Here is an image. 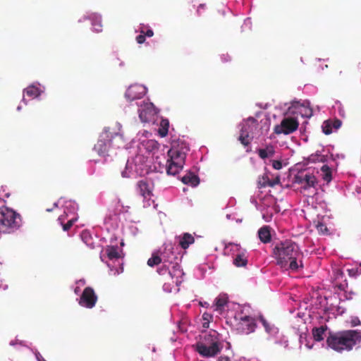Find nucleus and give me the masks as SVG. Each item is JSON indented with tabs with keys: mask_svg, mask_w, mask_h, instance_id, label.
<instances>
[{
	"mask_svg": "<svg viewBox=\"0 0 361 361\" xmlns=\"http://www.w3.org/2000/svg\"><path fill=\"white\" fill-rule=\"evenodd\" d=\"M327 330V326H321L320 327H314L312 329V336L316 341H322L324 339L323 335Z\"/></svg>",
	"mask_w": 361,
	"mask_h": 361,
	"instance_id": "22",
	"label": "nucleus"
},
{
	"mask_svg": "<svg viewBox=\"0 0 361 361\" xmlns=\"http://www.w3.org/2000/svg\"><path fill=\"white\" fill-rule=\"evenodd\" d=\"M125 141L123 135L119 132L111 130L108 127L104 129L99 136V139L94 145V150L100 156L108 154L109 149L121 148L124 146Z\"/></svg>",
	"mask_w": 361,
	"mask_h": 361,
	"instance_id": "3",
	"label": "nucleus"
},
{
	"mask_svg": "<svg viewBox=\"0 0 361 361\" xmlns=\"http://www.w3.org/2000/svg\"><path fill=\"white\" fill-rule=\"evenodd\" d=\"M23 224L20 214L7 207L0 208V231L4 233H14Z\"/></svg>",
	"mask_w": 361,
	"mask_h": 361,
	"instance_id": "4",
	"label": "nucleus"
},
{
	"mask_svg": "<svg viewBox=\"0 0 361 361\" xmlns=\"http://www.w3.org/2000/svg\"><path fill=\"white\" fill-rule=\"evenodd\" d=\"M272 183H275V185L276 184H278L279 183V178H276V180H271Z\"/></svg>",
	"mask_w": 361,
	"mask_h": 361,
	"instance_id": "48",
	"label": "nucleus"
},
{
	"mask_svg": "<svg viewBox=\"0 0 361 361\" xmlns=\"http://www.w3.org/2000/svg\"><path fill=\"white\" fill-rule=\"evenodd\" d=\"M209 322H207L206 321H204V322L203 323L202 326L204 328H208L209 327Z\"/></svg>",
	"mask_w": 361,
	"mask_h": 361,
	"instance_id": "47",
	"label": "nucleus"
},
{
	"mask_svg": "<svg viewBox=\"0 0 361 361\" xmlns=\"http://www.w3.org/2000/svg\"><path fill=\"white\" fill-rule=\"evenodd\" d=\"M159 145L158 142L154 140H149L146 142V148L149 151L157 150Z\"/></svg>",
	"mask_w": 361,
	"mask_h": 361,
	"instance_id": "33",
	"label": "nucleus"
},
{
	"mask_svg": "<svg viewBox=\"0 0 361 361\" xmlns=\"http://www.w3.org/2000/svg\"><path fill=\"white\" fill-rule=\"evenodd\" d=\"M183 164H178L176 161L168 160L166 172L169 175H176L183 169Z\"/></svg>",
	"mask_w": 361,
	"mask_h": 361,
	"instance_id": "20",
	"label": "nucleus"
},
{
	"mask_svg": "<svg viewBox=\"0 0 361 361\" xmlns=\"http://www.w3.org/2000/svg\"><path fill=\"white\" fill-rule=\"evenodd\" d=\"M178 261V260H176L173 262V263L170 264V265H172V270H169V274L172 279H176V284H178V283H181V280H179V279H181L182 276L184 275V273L183 270L180 269V266Z\"/></svg>",
	"mask_w": 361,
	"mask_h": 361,
	"instance_id": "15",
	"label": "nucleus"
},
{
	"mask_svg": "<svg viewBox=\"0 0 361 361\" xmlns=\"http://www.w3.org/2000/svg\"><path fill=\"white\" fill-rule=\"evenodd\" d=\"M217 361H231L230 358L227 356H220Z\"/></svg>",
	"mask_w": 361,
	"mask_h": 361,
	"instance_id": "43",
	"label": "nucleus"
},
{
	"mask_svg": "<svg viewBox=\"0 0 361 361\" xmlns=\"http://www.w3.org/2000/svg\"><path fill=\"white\" fill-rule=\"evenodd\" d=\"M168 154L170 157L169 160L171 161H176L178 164H184L185 154L176 149H171L168 152Z\"/></svg>",
	"mask_w": 361,
	"mask_h": 361,
	"instance_id": "16",
	"label": "nucleus"
},
{
	"mask_svg": "<svg viewBox=\"0 0 361 361\" xmlns=\"http://www.w3.org/2000/svg\"><path fill=\"white\" fill-rule=\"evenodd\" d=\"M250 124L256 127L257 126V121L255 118L250 117L247 119L246 123L242 127L238 140L245 146H247L250 143V140L249 139Z\"/></svg>",
	"mask_w": 361,
	"mask_h": 361,
	"instance_id": "11",
	"label": "nucleus"
},
{
	"mask_svg": "<svg viewBox=\"0 0 361 361\" xmlns=\"http://www.w3.org/2000/svg\"><path fill=\"white\" fill-rule=\"evenodd\" d=\"M351 323H352V326H357V325H359L360 324V321L359 320L358 318H355V319L352 320Z\"/></svg>",
	"mask_w": 361,
	"mask_h": 361,
	"instance_id": "42",
	"label": "nucleus"
},
{
	"mask_svg": "<svg viewBox=\"0 0 361 361\" xmlns=\"http://www.w3.org/2000/svg\"><path fill=\"white\" fill-rule=\"evenodd\" d=\"M299 126L298 120L293 117L284 118L280 125L276 126L274 133L276 134L288 135L295 131Z\"/></svg>",
	"mask_w": 361,
	"mask_h": 361,
	"instance_id": "6",
	"label": "nucleus"
},
{
	"mask_svg": "<svg viewBox=\"0 0 361 361\" xmlns=\"http://www.w3.org/2000/svg\"><path fill=\"white\" fill-rule=\"evenodd\" d=\"M163 260V264L168 263L169 264L173 263L174 261L178 260L174 252V248L172 244H165L164 249L161 254Z\"/></svg>",
	"mask_w": 361,
	"mask_h": 361,
	"instance_id": "13",
	"label": "nucleus"
},
{
	"mask_svg": "<svg viewBox=\"0 0 361 361\" xmlns=\"http://www.w3.org/2000/svg\"><path fill=\"white\" fill-rule=\"evenodd\" d=\"M258 235L260 240L264 243H269L271 240V233L269 226H263L258 231Z\"/></svg>",
	"mask_w": 361,
	"mask_h": 361,
	"instance_id": "21",
	"label": "nucleus"
},
{
	"mask_svg": "<svg viewBox=\"0 0 361 361\" xmlns=\"http://www.w3.org/2000/svg\"><path fill=\"white\" fill-rule=\"evenodd\" d=\"M294 182L301 185V190H307L314 188L317 183L316 177L310 173H298L294 177Z\"/></svg>",
	"mask_w": 361,
	"mask_h": 361,
	"instance_id": "8",
	"label": "nucleus"
},
{
	"mask_svg": "<svg viewBox=\"0 0 361 361\" xmlns=\"http://www.w3.org/2000/svg\"><path fill=\"white\" fill-rule=\"evenodd\" d=\"M146 93L145 87L140 85H130L125 93V97L130 102L142 98Z\"/></svg>",
	"mask_w": 361,
	"mask_h": 361,
	"instance_id": "10",
	"label": "nucleus"
},
{
	"mask_svg": "<svg viewBox=\"0 0 361 361\" xmlns=\"http://www.w3.org/2000/svg\"><path fill=\"white\" fill-rule=\"evenodd\" d=\"M352 271H355L357 274H361V263L360 264L359 267L357 268L355 270H354V269L350 270V273Z\"/></svg>",
	"mask_w": 361,
	"mask_h": 361,
	"instance_id": "44",
	"label": "nucleus"
},
{
	"mask_svg": "<svg viewBox=\"0 0 361 361\" xmlns=\"http://www.w3.org/2000/svg\"><path fill=\"white\" fill-rule=\"evenodd\" d=\"M323 132L326 135H329L332 133L331 125L329 122L326 121L324 123L322 126Z\"/></svg>",
	"mask_w": 361,
	"mask_h": 361,
	"instance_id": "34",
	"label": "nucleus"
},
{
	"mask_svg": "<svg viewBox=\"0 0 361 361\" xmlns=\"http://www.w3.org/2000/svg\"><path fill=\"white\" fill-rule=\"evenodd\" d=\"M360 341L361 331L359 330L330 332L326 338L328 347L340 353L352 350Z\"/></svg>",
	"mask_w": 361,
	"mask_h": 361,
	"instance_id": "2",
	"label": "nucleus"
},
{
	"mask_svg": "<svg viewBox=\"0 0 361 361\" xmlns=\"http://www.w3.org/2000/svg\"><path fill=\"white\" fill-rule=\"evenodd\" d=\"M205 8V4H201L199 5L198 8H197V12L199 13L200 12V10L201 8Z\"/></svg>",
	"mask_w": 361,
	"mask_h": 361,
	"instance_id": "46",
	"label": "nucleus"
},
{
	"mask_svg": "<svg viewBox=\"0 0 361 361\" xmlns=\"http://www.w3.org/2000/svg\"><path fill=\"white\" fill-rule=\"evenodd\" d=\"M202 319H203L204 321L209 322L210 320L212 319V315L209 314V313L204 312L202 314Z\"/></svg>",
	"mask_w": 361,
	"mask_h": 361,
	"instance_id": "40",
	"label": "nucleus"
},
{
	"mask_svg": "<svg viewBox=\"0 0 361 361\" xmlns=\"http://www.w3.org/2000/svg\"><path fill=\"white\" fill-rule=\"evenodd\" d=\"M239 325L242 332L248 334L255 331L256 324L253 317L246 315L240 318Z\"/></svg>",
	"mask_w": 361,
	"mask_h": 361,
	"instance_id": "12",
	"label": "nucleus"
},
{
	"mask_svg": "<svg viewBox=\"0 0 361 361\" xmlns=\"http://www.w3.org/2000/svg\"><path fill=\"white\" fill-rule=\"evenodd\" d=\"M276 264L286 270L296 271L299 267L302 268L303 264L298 259L302 255L298 245L291 240H286L277 243L273 251Z\"/></svg>",
	"mask_w": 361,
	"mask_h": 361,
	"instance_id": "1",
	"label": "nucleus"
},
{
	"mask_svg": "<svg viewBox=\"0 0 361 361\" xmlns=\"http://www.w3.org/2000/svg\"><path fill=\"white\" fill-rule=\"evenodd\" d=\"M58 221L61 222V224L63 226V230L64 231H68L73 226V224L76 221V219H70L68 221V222L66 224H63V218L62 216H61L59 217Z\"/></svg>",
	"mask_w": 361,
	"mask_h": 361,
	"instance_id": "32",
	"label": "nucleus"
},
{
	"mask_svg": "<svg viewBox=\"0 0 361 361\" xmlns=\"http://www.w3.org/2000/svg\"><path fill=\"white\" fill-rule=\"evenodd\" d=\"M261 322H262V324H263V326H264V329H265L266 331H267V333H271V326L269 325V323H268V322H267L264 319H261Z\"/></svg>",
	"mask_w": 361,
	"mask_h": 361,
	"instance_id": "37",
	"label": "nucleus"
},
{
	"mask_svg": "<svg viewBox=\"0 0 361 361\" xmlns=\"http://www.w3.org/2000/svg\"><path fill=\"white\" fill-rule=\"evenodd\" d=\"M121 175L123 178H129L130 176V173L127 171V170L122 171Z\"/></svg>",
	"mask_w": 361,
	"mask_h": 361,
	"instance_id": "45",
	"label": "nucleus"
},
{
	"mask_svg": "<svg viewBox=\"0 0 361 361\" xmlns=\"http://www.w3.org/2000/svg\"><path fill=\"white\" fill-rule=\"evenodd\" d=\"M54 206L57 207L58 206L57 203H54Z\"/></svg>",
	"mask_w": 361,
	"mask_h": 361,
	"instance_id": "51",
	"label": "nucleus"
},
{
	"mask_svg": "<svg viewBox=\"0 0 361 361\" xmlns=\"http://www.w3.org/2000/svg\"><path fill=\"white\" fill-rule=\"evenodd\" d=\"M145 35L142 33H140V35L136 37V41L138 44H142L145 42Z\"/></svg>",
	"mask_w": 361,
	"mask_h": 361,
	"instance_id": "39",
	"label": "nucleus"
},
{
	"mask_svg": "<svg viewBox=\"0 0 361 361\" xmlns=\"http://www.w3.org/2000/svg\"><path fill=\"white\" fill-rule=\"evenodd\" d=\"M222 347L218 341H212L210 345L207 346L203 343L199 342L195 345V350L202 357H212L218 355Z\"/></svg>",
	"mask_w": 361,
	"mask_h": 361,
	"instance_id": "5",
	"label": "nucleus"
},
{
	"mask_svg": "<svg viewBox=\"0 0 361 361\" xmlns=\"http://www.w3.org/2000/svg\"><path fill=\"white\" fill-rule=\"evenodd\" d=\"M169 128V121L168 119H162L160 122V128L159 129V134L161 137L167 135Z\"/></svg>",
	"mask_w": 361,
	"mask_h": 361,
	"instance_id": "26",
	"label": "nucleus"
},
{
	"mask_svg": "<svg viewBox=\"0 0 361 361\" xmlns=\"http://www.w3.org/2000/svg\"><path fill=\"white\" fill-rule=\"evenodd\" d=\"M182 182L185 185L195 187L200 183V178L195 173L189 172L181 178Z\"/></svg>",
	"mask_w": 361,
	"mask_h": 361,
	"instance_id": "18",
	"label": "nucleus"
},
{
	"mask_svg": "<svg viewBox=\"0 0 361 361\" xmlns=\"http://www.w3.org/2000/svg\"><path fill=\"white\" fill-rule=\"evenodd\" d=\"M322 179L326 183L331 182L332 180V171L331 168L327 165H324L321 168Z\"/></svg>",
	"mask_w": 361,
	"mask_h": 361,
	"instance_id": "24",
	"label": "nucleus"
},
{
	"mask_svg": "<svg viewBox=\"0 0 361 361\" xmlns=\"http://www.w3.org/2000/svg\"><path fill=\"white\" fill-rule=\"evenodd\" d=\"M90 20H92V28L95 32H101L102 31V19L101 16L97 14H92L90 16Z\"/></svg>",
	"mask_w": 361,
	"mask_h": 361,
	"instance_id": "23",
	"label": "nucleus"
},
{
	"mask_svg": "<svg viewBox=\"0 0 361 361\" xmlns=\"http://www.w3.org/2000/svg\"><path fill=\"white\" fill-rule=\"evenodd\" d=\"M257 184L259 188H265L267 186L274 187L275 185V183H272L267 176L259 178Z\"/></svg>",
	"mask_w": 361,
	"mask_h": 361,
	"instance_id": "28",
	"label": "nucleus"
},
{
	"mask_svg": "<svg viewBox=\"0 0 361 361\" xmlns=\"http://www.w3.org/2000/svg\"><path fill=\"white\" fill-rule=\"evenodd\" d=\"M247 264V259L243 253L238 254L233 259V264L235 267H245Z\"/></svg>",
	"mask_w": 361,
	"mask_h": 361,
	"instance_id": "25",
	"label": "nucleus"
},
{
	"mask_svg": "<svg viewBox=\"0 0 361 361\" xmlns=\"http://www.w3.org/2000/svg\"><path fill=\"white\" fill-rule=\"evenodd\" d=\"M194 243V237L188 233H185L183 235L178 236V245L184 250L188 248Z\"/></svg>",
	"mask_w": 361,
	"mask_h": 361,
	"instance_id": "17",
	"label": "nucleus"
},
{
	"mask_svg": "<svg viewBox=\"0 0 361 361\" xmlns=\"http://www.w3.org/2000/svg\"><path fill=\"white\" fill-rule=\"evenodd\" d=\"M228 302V298L225 295H219L215 300V305L216 310H221L223 309Z\"/></svg>",
	"mask_w": 361,
	"mask_h": 361,
	"instance_id": "30",
	"label": "nucleus"
},
{
	"mask_svg": "<svg viewBox=\"0 0 361 361\" xmlns=\"http://www.w3.org/2000/svg\"><path fill=\"white\" fill-rule=\"evenodd\" d=\"M257 154L261 159H265L268 157H273L275 154V149L273 145H269L264 149H259Z\"/></svg>",
	"mask_w": 361,
	"mask_h": 361,
	"instance_id": "19",
	"label": "nucleus"
},
{
	"mask_svg": "<svg viewBox=\"0 0 361 361\" xmlns=\"http://www.w3.org/2000/svg\"><path fill=\"white\" fill-rule=\"evenodd\" d=\"M51 210H52L51 209H47V212H51Z\"/></svg>",
	"mask_w": 361,
	"mask_h": 361,
	"instance_id": "50",
	"label": "nucleus"
},
{
	"mask_svg": "<svg viewBox=\"0 0 361 361\" xmlns=\"http://www.w3.org/2000/svg\"><path fill=\"white\" fill-rule=\"evenodd\" d=\"M341 121L338 119H336L333 122L332 126L334 128L338 129L341 127Z\"/></svg>",
	"mask_w": 361,
	"mask_h": 361,
	"instance_id": "41",
	"label": "nucleus"
},
{
	"mask_svg": "<svg viewBox=\"0 0 361 361\" xmlns=\"http://www.w3.org/2000/svg\"><path fill=\"white\" fill-rule=\"evenodd\" d=\"M169 269L166 264V263L164 264L161 267L157 269V272L160 275H165L169 274Z\"/></svg>",
	"mask_w": 361,
	"mask_h": 361,
	"instance_id": "35",
	"label": "nucleus"
},
{
	"mask_svg": "<svg viewBox=\"0 0 361 361\" xmlns=\"http://www.w3.org/2000/svg\"><path fill=\"white\" fill-rule=\"evenodd\" d=\"M86 234H87V233H82V237H84V235H86Z\"/></svg>",
	"mask_w": 361,
	"mask_h": 361,
	"instance_id": "52",
	"label": "nucleus"
},
{
	"mask_svg": "<svg viewBox=\"0 0 361 361\" xmlns=\"http://www.w3.org/2000/svg\"><path fill=\"white\" fill-rule=\"evenodd\" d=\"M323 227H325L324 225H323V224H320V225L317 226L318 228H320L321 229H323Z\"/></svg>",
	"mask_w": 361,
	"mask_h": 361,
	"instance_id": "49",
	"label": "nucleus"
},
{
	"mask_svg": "<svg viewBox=\"0 0 361 361\" xmlns=\"http://www.w3.org/2000/svg\"><path fill=\"white\" fill-rule=\"evenodd\" d=\"M24 94H25L27 97L35 98L39 95L40 91L37 87L35 85H30L24 90Z\"/></svg>",
	"mask_w": 361,
	"mask_h": 361,
	"instance_id": "27",
	"label": "nucleus"
},
{
	"mask_svg": "<svg viewBox=\"0 0 361 361\" xmlns=\"http://www.w3.org/2000/svg\"><path fill=\"white\" fill-rule=\"evenodd\" d=\"M272 167L276 170H280L282 168V162L280 160H272Z\"/></svg>",
	"mask_w": 361,
	"mask_h": 361,
	"instance_id": "36",
	"label": "nucleus"
},
{
	"mask_svg": "<svg viewBox=\"0 0 361 361\" xmlns=\"http://www.w3.org/2000/svg\"><path fill=\"white\" fill-rule=\"evenodd\" d=\"M97 301V296L91 287H86L80 296L79 304L87 308H92Z\"/></svg>",
	"mask_w": 361,
	"mask_h": 361,
	"instance_id": "9",
	"label": "nucleus"
},
{
	"mask_svg": "<svg viewBox=\"0 0 361 361\" xmlns=\"http://www.w3.org/2000/svg\"><path fill=\"white\" fill-rule=\"evenodd\" d=\"M140 33L144 34L145 35V37H152L154 35V32L151 29H149L147 31H145L143 29H142L140 30Z\"/></svg>",
	"mask_w": 361,
	"mask_h": 361,
	"instance_id": "38",
	"label": "nucleus"
},
{
	"mask_svg": "<svg viewBox=\"0 0 361 361\" xmlns=\"http://www.w3.org/2000/svg\"><path fill=\"white\" fill-rule=\"evenodd\" d=\"M161 262H163L161 257L154 253L152 254V257L147 260V265L151 267H153L156 265H159Z\"/></svg>",
	"mask_w": 361,
	"mask_h": 361,
	"instance_id": "31",
	"label": "nucleus"
},
{
	"mask_svg": "<svg viewBox=\"0 0 361 361\" xmlns=\"http://www.w3.org/2000/svg\"><path fill=\"white\" fill-rule=\"evenodd\" d=\"M139 117L142 122L149 123L154 120L158 111L154 105L151 102H142L138 110Z\"/></svg>",
	"mask_w": 361,
	"mask_h": 361,
	"instance_id": "7",
	"label": "nucleus"
},
{
	"mask_svg": "<svg viewBox=\"0 0 361 361\" xmlns=\"http://www.w3.org/2000/svg\"><path fill=\"white\" fill-rule=\"evenodd\" d=\"M106 255L109 259H118L120 257V255L118 252V247L116 246H110L106 249Z\"/></svg>",
	"mask_w": 361,
	"mask_h": 361,
	"instance_id": "29",
	"label": "nucleus"
},
{
	"mask_svg": "<svg viewBox=\"0 0 361 361\" xmlns=\"http://www.w3.org/2000/svg\"><path fill=\"white\" fill-rule=\"evenodd\" d=\"M137 190L144 199L149 200L152 195V185L148 181L145 180H141L137 182Z\"/></svg>",
	"mask_w": 361,
	"mask_h": 361,
	"instance_id": "14",
	"label": "nucleus"
}]
</instances>
